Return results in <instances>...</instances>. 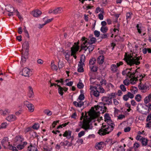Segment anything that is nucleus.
<instances>
[{
	"instance_id": "nucleus-54",
	"label": "nucleus",
	"mask_w": 151,
	"mask_h": 151,
	"mask_svg": "<svg viewBox=\"0 0 151 151\" xmlns=\"http://www.w3.org/2000/svg\"><path fill=\"white\" fill-rule=\"evenodd\" d=\"M63 66V63L61 61L59 60L58 63V67L59 69L61 68Z\"/></svg>"
},
{
	"instance_id": "nucleus-26",
	"label": "nucleus",
	"mask_w": 151,
	"mask_h": 151,
	"mask_svg": "<svg viewBox=\"0 0 151 151\" xmlns=\"http://www.w3.org/2000/svg\"><path fill=\"white\" fill-rule=\"evenodd\" d=\"M90 40L89 41V44L91 45L93 44L96 41V40L95 38L94 37H91V36H90Z\"/></svg>"
},
{
	"instance_id": "nucleus-12",
	"label": "nucleus",
	"mask_w": 151,
	"mask_h": 151,
	"mask_svg": "<svg viewBox=\"0 0 151 151\" xmlns=\"http://www.w3.org/2000/svg\"><path fill=\"white\" fill-rule=\"evenodd\" d=\"M24 104L28 109L31 112H32L34 111V106L33 104L27 101L24 102Z\"/></svg>"
},
{
	"instance_id": "nucleus-22",
	"label": "nucleus",
	"mask_w": 151,
	"mask_h": 151,
	"mask_svg": "<svg viewBox=\"0 0 151 151\" xmlns=\"http://www.w3.org/2000/svg\"><path fill=\"white\" fill-rule=\"evenodd\" d=\"M58 92L59 94L61 96L63 95L64 91V89L63 88L61 87L60 85H58Z\"/></svg>"
},
{
	"instance_id": "nucleus-52",
	"label": "nucleus",
	"mask_w": 151,
	"mask_h": 151,
	"mask_svg": "<svg viewBox=\"0 0 151 151\" xmlns=\"http://www.w3.org/2000/svg\"><path fill=\"white\" fill-rule=\"evenodd\" d=\"M63 54H64L66 60H69V57L70 55L68 54V53L65 52L64 53H63Z\"/></svg>"
},
{
	"instance_id": "nucleus-2",
	"label": "nucleus",
	"mask_w": 151,
	"mask_h": 151,
	"mask_svg": "<svg viewBox=\"0 0 151 151\" xmlns=\"http://www.w3.org/2000/svg\"><path fill=\"white\" fill-rule=\"evenodd\" d=\"M106 122L108 125H104L103 124L101 129L99 130L98 133L100 135L102 136L108 134L113 130L114 127L112 125L114 124L113 122L111 119Z\"/></svg>"
},
{
	"instance_id": "nucleus-15",
	"label": "nucleus",
	"mask_w": 151,
	"mask_h": 151,
	"mask_svg": "<svg viewBox=\"0 0 151 151\" xmlns=\"http://www.w3.org/2000/svg\"><path fill=\"white\" fill-rule=\"evenodd\" d=\"M42 14L41 12L38 10H35L32 12V14L35 17H38Z\"/></svg>"
},
{
	"instance_id": "nucleus-21",
	"label": "nucleus",
	"mask_w": 151,
	"mask_h": 151,
	"mask_svg": "<svg viewBox=\"0 0 151 151\" xmlns=\"http://www.w3.org/2000/svg\"><path fill=\"white\" fill-rule=\"evenodd\" d=\"M16 117L14 115H11L7 116L6 118V119L8 121H12L15 120Z\"/></svg>"
},
{
	"instance_id": "nucleus-28",
	"label": "nucleus",
	"mask_w": 151,
	"mask_h": 151,
	"mask_svg": "<svg viewBox=\"0 0 151 151\" xmlns=\"http://www.w3.org/2000/svg\"><path fill=\"white\" fill-rule=\"evenodd\" d=\"M109 35L108 34H101V39H100L99 41H97V42H99L101 41L102 39L107 38L108 36Z\"/></svg>"
},
{
	"instance_id": "nucleus-34",
	"label": "nucleus",
	"mask_w": 151,
	"mask_h": 151,
	"mask_svg": "<svg viewBox=\"0 0 151 151\" xmlns=\"http://www.w3.org/2000/svg\"><path fill=\"white\" fill-rule=\"evenodd\" d=\"M96 61V59L94 58H91L89 61V64L90 65H93L95 63Z\"/></svg>"
},
{
	"instance_id": "nucleus-39",
	"label": "nucleus",
	"mask_w": 151,
	"mask_h": 151,
	"mask_svg": "<svg viewBox=\"0 0 151 151\" xmlns=\"http://www.w3.org/2000/svg\"><path fill=\"white\" fill-rule=\"evenodd\" d=\"M135 100L138 102L140 101L142 99L141 96L140 94H137L135 97Z\"/></svg>"
},
{
	"instance_id": "nucleus-19",
	"label": "nucleus",
	"mask_w": 151,
	"mask_h": 151,
	"mask_svg": "<svg viewBox=\"0 0 151 151\" xmlns=\"http://www.w3.org/2000/svg\"><path fill=\"white\" fill-rule=\"evenodd\" d=\"M140 139L143 146H146L147 145L148 139L144 137H142V138H141Z\"/></svg>"
},
{
	"instance_id": "nucleus-17",
	"label": "nucleus",
	"mask_w": 151,
	"mask_h": 151,
	"mask_svg": "<svg viewBox=\"0 0 151 151\" xmlns=\"http://www.w3.org/2000/svg\"><path fill=\"white\" fill-rule=\"evenodd\" d=\"M28 88H29V92L28 94V96L29 98H33L34 96V94L33 89L30 86H29Z\"/></svg>"
},
{
	"instance_id": "nucleus-50",
	"label": "nucleus",
	"mask_w": 151,
	"mask_h": 151,
	"mask_svg": "<svg viewBox=\"0 0 151 151\" xmlns=\"http://www.w3.org/2000/svg\"><path fill=\"white\" fill-rule=\"evenodd\" d=\"M120 87L122 90L123 92H125L126 91V88L125 86L123 84H121L120 86Z\"/></svg>"
},
{
	"instance_id": "nucleus-42",
	"label": "nucleus",
	"mask_w": 151,
	"mask_h": 151,
	"mask_svg": "<svg viewBox=\"0 0 151 151\" xmlns=\"http://www.w3.org/2000/svg\"><path fill=\"white\" fill-rule=\"evenodd\" d=\"M77 87L78 88L80 89H82L84 87V85L83 84L80 82L77 84Z\"/></svg>"
},
{
	"instance_id": "nucleus-33",
	"label": "nucleus",
	"mask_w": 151,
	"mask_h": 151,
	"mask_svg": "<svg viewBox=\"0 0 151 151\" xmlns=\"http://www.w3.org/2000/svg\"><path fill=\"white\" fill-rule=\"evenodd\" d=\"M108 30V28L106 26H102L101 28V31L103 33L106 32Z\"/></svg>"
},
{
	"instance_id": "nucleus-32",
	"label": "nucleus",
	"mask_w": 151,
	"mask_h": 151,
	"mask_svg": "<svg viewBox=\"0 0 151 151\" xmlns=\"http://www.w3.org/2000/svg\"><path fill=\"white\" fill-rule=\"evenodd\" d=\"M30 146L31 147L30 149H29L30 148L29 147H28V149H29V151H37V149L36 146L32 145L31 144Z\"/></svg>"
},
{
	"instance_id": "nucleus-1",
	"label": "nucleus",
	"mask_w": 151,
	"mask_h": 151,
	"mask_svg": "<svg viewBox=\"0 0 151 151\" xmlns=\"http://www.w3.org/2000/svg\"><path fill=\"white\" fill-rule=\"evenodd\" d=\"M86 112L84 115V113L82 112L81 116L82 117H84L81 128L86 131L92 129L93 126L91 122L97 117V114L94 111H89L88 115L89 117L88 116Z\"/></svg>"
},
{
	"instance_id": "nucleus-3",
	"label": "nucleus",
	"mask_w": 151,
	"mask_h": 151,
	"mask_svg": "<svg viewBox=\"0 0 151 151\" xmlns=\"http://www.w3.org/2000/svg\"><path fill=\"white\" fill-rule=\"evenodd\" d=\"M112 97L110 96L108 97L104 96L102 98L101 100L102 101V102L100 103V104H101V106L97 105L95 106V107L96 110H98L100 108L101 109L103 108L105 110L107 109V108L105 106V105H109L112 104Z\"/></svg>"
},
{
	"instance_id": "nucleus-41",
	"label": "nucleus",
	"mask_w": 151,
	"mask_h": 151,
	"mask_svg": "<svg viewBox=\"0 0 151 151\" xmlns=\"http://www.w3.org/2000/svg\"><path fill=\"white\" fill-rule=\"evenodd\" d=\"M104 121L105 122L111 119V118L109 116V114H105L104 115Z\"/></svg>"
},
{
	"instance_id": "nucleus-29",
	"label": "nucleus",
	"mask_w": 151,
	"mask_h": 151,
	"mask_svg": "<svg viewBox=\"0 0 151 151\" xmlns=\"http://www.w3.org/2000/svg\"><path fill=\"white\" fill-rule=\"evenodd\" d=\"M111 69L113 72H116L117 70V66L115 64H112L111 65Z\"/></svg>"
},
{
	"instance_id": "nucleus-43",
	"label": "nucleus",
	"mask_w": 151,
	"mask_h": 151,
	"mask_svg": "<svg viewBox=\"0 0 151 151\" xmlns=\"http://www.w3.org/2000/svg\"><path fill=\"white\" fill-rule=\"evenodd\" d=\"M44 112L45 114L48 116H51L52 114V112L47 109L45 110Z\"/></svg>"
},
{
	"instance_id": "nucleus-63",
	"label": "nucleus",
	"mask_w": 151,
	"mask_h": 151,
	"mask_svg": "<svg viewBox=\"0 0 151 151\" xmlns=\"http://www.w3.org/2000/svg\"><path fill=\"white\" fill-rule=\"evenodd\" d=\"M78 107H81L84 105L83 102L81 101H79V102H78Z\"/></svg>"
},
{
	"instance_id": "nucleus-4",
	"label": "nucleus",
	"mask_w": 151,
	"mask_h": 151,
	"mask_svg": "<svg viewBox=\"0 0 151 151\" xmlns=\"http://www.w3.org/2000/svg\"><path fill=\"white\" fill-rule=\"evenodd\" d=\"M22 47L23 48L25 49L26 50L25 51L24 54H22L21 64L22 67H23L24 66V63H25L26 60L28 59V51L29 47V44L28 41H25L22 44Z\"/></svg>"
},
{
	"instance_id": "nucleus-60",
	"label": "nucleus",
	"mask_w": 151,
	"mask_h": 151,
	"mask_svg": "<svg viewBox=\"0 0 151 151\" xmlns=\"http://www.w3.org/2000/svg\"><path fill=\"white\" fill-rule=\"evenodd\" d=\"M52 68L53 69L57 70L58 69L57 66L55 64L52 65L51 66Z\"/></svg>"
},
{
	"instance_id": "nucleus-27",
	"label": "nucleus",
	"mask_w": 151,
	"mask_h": 151,
	"mask_svg": "<svg viewBox=\"0 0 151 151\" xmlns=\"http://www.w3.org/2000/svg\"><path fill=\"white\" fill-rule=\"evenodd\" d=\"M104 142H101L98 143L96 145V147L97 149L101 150L103 148L102 145L104 144Z\"/></svg>"
},
{
	"instance_id": "nucleus-61",
	"label": "nucleus",
	"mask_w": 151,
	"mask_h": 151,
	"mask_svg": "<svg viewBox=\"0 0 151 151\" xmlns=\"http://www.w3.org/2000/svg\"><path fill=\"white\" fill-rule=\"evenodd\" d=\"M130 129L131 128L129 127H128L124 128V131L125 132H129L130 131Z\"/></svg>"
},
{
	"instance_id": "nucleus-53",
	"label": "nucleus",
	"mask_w": 151,
	"mask_h": 151,
	"mask_svg": "<svg viewBox=\"0 0 151 151\" xmlns=\"http://www.w3.org/2000/svg\"><path fill=\"white\" fill-rule=\"evenodd\" d=\"M68 143L69 142L66 140L65 141V142H61L60 143V145H61V146H67L68 145Z\"/></svg>"
},
{
	"instance_id": "nucleus-16",
	"label": "nucleus",
	"mask_w": 151,
	"mask_h": 151,
	"mask_svg": "<svg viewBox=\"0 0 151 151\" xmlns=\"http://www.w3.org/2000/svg\"><path fill=\"white\" fill-rule=\"evenodd\" d=\"M131 79L129 80L130 83L132 84H134L136 83V82L138 81V76H137V77L136 76H132L131 78H130Z\"/></svg>"
},
{
	"instance_id": "nucleus-20",
	"label": "nucleus",
	"mask_w": 151,
	"mask_h": 151,
	"mask_svg": "<svg viewBox=\"0 0 151 151\" xmlns=\"http://www.w3.org/2000/svg\"><path fill=\"white\" fill-rule=\"evenodd\" d=\"M54 14H57L63 12L62 8L61 7H58L53 10Z\"/></svg>"
},
{
	"instance_id": "nucleus-64",
	"label": "nucleus",
	"mask_w": 151,
	"mask_h": 151,
	"mask_svg": "<svg viewBox=\"0 0 151 151\" xmlns=\"http://www.w3.org/2000/svg\"><path fill=\"white\" fill-rule=\"evenodd\" d=\"M125 116L124 115L120 114L118 116V118L119 119H122L123 118H124Z\"/></svg>"
},
{
	"instance_id": "nucleus-62",
	"label": "nucleus",
	"mask_w": 151,
	"mask_h": 151,
	"mask_svg": "<svg viewBox=\"0 0 151 151\" xmlns=\"http://www.w3.org/2000/svg\"><path fill=\"white\" fill-rule=\"evenodd\" d=\"M32 127H28L24 131V132L25 133H27L28 132H29L31 131L32 130Z\"/></svg>"
},
{
	"instance_id": "nucleus-10",
	"label": "nucleus",
	"mask_w": 151,
	"mask_h": 151,
	"mask_svg": "<svg viewBox=\"0 0 151 151\" xmlns=\"http://www.w3.org/2000/svg\"><path fill=\"white\" fill-rule=\"evenodd\" d=\"M79 50V47L78 46L76 47H72L71 48V55L73 56L75 59L77 57L75 55Z\"/></svg>"
},
{
	"instance_id": "nucleus-37",
	"label": "nucleus",
	"mask_w": 151,
	"mask_h": 151,
	"mask_svg": "<svg viewBox=\"0 0 151 151\" xmlns=\"http://www.w3.org/2000/svg\"><path fill=\"white\" fill-rule=\"evenodd\" d=\"M131 91L132 93L135 94L138 91L137 88L135 87H132V88L131 89Z\"/></svg>"
},
{
	"instance_id": "nucleus-48",
	"label": "nucleus",
	"mask_w": 151,
	"mask_h": 151,
	"mask_svg": "<svg viewBox=\"0 0 151 151\" xmlns=\"http://www.w3.org/2000/svg\"><path fill=\"white\" fill-rule=\"evenodd\" d=\"M84 96L83 94L81 93L78 97V99L80 101L83 100L84 99Z\"/></svg>"
},
{
	"instance_id": "nucleus-23",
	"label": "nucleus",
	"mask_w": 151,
	"mask_h": 151,
	"mask_svg": "<svg viewBox=\"0 0 151 151\" xmlns=\"http://www.w3.org/2000/svg\"><path fill=\"white\" fill-rule=\"evenodd\" d=\"M6 11L8 12L11 11H14V9L13 6L10 5H9L6 6L5 9Z\"/></svg>"
},
{
	"instance_id": "nucleus-47",
	"label": "nucleus",
	"mask_w": 151,
	"mask_h": 151,
	"mask_svg": "<svg viewBox=\"0 0 151 151\" xmlns=\"http://www.w3.org/2000/svg\"><path fill=\"white\" fill-rule=\"evenodd\" d=\"M8 148L12 150V151H18L15 147L12 146V145L9 146V147H8Z\"/></svg>"
},
{
	"instance_id": "nucleus-40",
	"label": "nucleus",
	"mask_w": 151,
	"mask_h": 151,
	"mask_svg": "<svg viewBox=\"0 0 151 151\" xmlns=\"http://www.w3.org/2000/svg\"><path fill=\"white\" fill-rule=\"evenodd\" d=\"M132 14V13L131 12H129L127 13L126 19L127 22L128 21L130 20L131 19V15Z\"/></svg>"
},
{
	"instance_id": "nucleus-57",
	"label": "nucleus",
	"mask_w": 151,
	"mask_h": 151,
	"mask_svg": "<svg viewBox=\"0 0 151 151\" xmlns=\"http://www.w3.org/2000/svg\"><path fill=\"white\" fill-rule=\"evenodd\" d=\"M18 145L17 146V148L19 150H22L23 149L24 146L23 145H21L20 144H18Z\"/></svg>"
},
{
	"instance_id": "nucleus-56",
	"label": "nucleus",
	"mask_w": 151,
	"mask_h": 151,
	"mask_svg": "<svg viewBox=\"0 0 151 151\" xmlns=\"http://www.w3.org/2000/svg\"><path fill=\"white\" fill-rule=\"evenodd\" d=\"M127 94L129 98L130 99H132L134 97V95L129 92H128Z\"/></svg>"
},
{
	"instance_id": "nucleus-14",
	"label": "nucleus",
	"mask_w": 151,
	"mask_h": 151,
	"mask_svg": "<svg viewBox=\"0 0 151 151\" xmlns=\"http://www.w3.org/2000/svg\"><path fill=\"white\" fill-rule=\"evenodd\" d=\"M72 131L69 130H66L63 135L64 137H66L68 139L71 138Z\"/></svg>"
},
{
	"instance_id": "nucleus-44",
	"label": "nucleus",
	"mask_w": 151,
	"mask_h": 151,
	"mask_svg": "<svg viewBox=\"0 0 151 151\" xmlns=\"http://www.w3.org/2000/svg\"><path fill=\"white\" fill-rule=\"evenodd\" d=\"M106 142H107L108 144H109L111 146L115 143V142H113L112 139H107L106 141Z\"/></svg>"
},
{
	"instance_id": "nucleus-30",
	"label": "nucleus",
	"mask_w": 151,
	"mask_h": 151,
	"mask_svg": "<svg viewBox=\"0 0 151 151\" xmlns=\"http://www.w3.org/2000/svg\"><path fill=\"white\" fill-rule=\"evenodd\" d=\"M138 88L139 89L141 90L146 89L147 88V86L146 85L141 84V82H140V84L138 85Z\"/></svg>"
},
{
	"instance_id": "nucleus-5",
	"label": "nucleus",
	"mask_w": 151,
	"mask_h": 151,
	"mask_svg": "<svg viewBox=\"0 0 151 151\" xmlns=\"http://www.w3.org/2000/svg\"><path fill=\"white\" fill-rule=\"evenodd\" d=\"M128 65L130 66L135 64L138 65L140 64V62L139 61L140 60V57H133L132 55L129 56L125 57L124 59Z\"/></svg>"
},
{
	"instance_id": "nucleus-51",
	"label": "nucleus",
	"mask_w": 151,
	"mask_h": 151,
	"mask_svg": "<svg viewBox=\"0 0 151 151\" xmlns=\"http://www.w3.org/2000/svg\"><path fill=\"white\" fill-rule=\"evenodd\" d=\"M7 123H2L0 126V129L5 128L7 126Z\"/></svg>"
},
{
	"instance_id": "nucleus-11",
	"label": "nucleus",
	"mask_w": 151,
	"mask_h": 151,
	"mask_svg": "<svg viewBox=\"0 0 151 151\" xmlns=\"http://www.w3.org/2000/svg\"><path fill=\"white\" fill-rule=\"evenodd\" d=\"M9 143V142L8 138L7 137H4L1 141V144L4 148H6L7 146H8V147H9V146H11Z\"/></svg>"
},
{
	"instance_id": "nucleus-9",
	"label": "nucleus",
	"mask_w": 151,
	"mask_h": 151,
	"mask_svg": "<svg viewBox=\"0 0 151 151\" xmlns=\"http://www.w3.org/2000/svg\"><path fill=\"white\" fill-rule=\"evenodd\" d=\"M90 89L91 90L90 94L91 96H92V95L96 97L99 96V93L97 90V87L90 86ZM91 97H92V96Z\"/></svg>"
},
{
	"instance_id": "nucleus-7",
	"label": "nucleus",
	"mask_w": 151,
	"mask_h": 151,
	"mask_svg": "<svg viewBox=\"0 0 151 151\" xmlns=\"http://www.w3.org/2000/svg\"><path fill=\"white\" fill-rule=\"evenodd\" d=\"M137 109L139 112L144 114H147L150 112L148 108L143 106L142 104H139L137 107Z\"/></svg>"
},
{
	"instance_id": "nucleus-49",
	"label": "nucleus",
	"mask_w": 151,
	"mask_h": 151,
	"mask_svg": "<svg viewBox=\"0 0 151 151\" xmlns=\"http://www.w3.org/2000/svg\"><path fill=\"white\" fill-rule=\"evenodd\" d=\"M94 33L95 36L97 37H99L100 34V32L96 30L94 31Z\"/></svg>"
},
{
	"instance_id": "nucleus-58",
	"label": "nucleus",
	"mask_w": 151,
	"mask_h": 151,
	"mask_svg": "<svg viewBox=\"0 0 151 151\" xmlns=\"http://www.w3.org/2000/svg\"><path fill=\"white\" fill-rule=\"evenodd\" d=\"M85 134V132L84 131H82L80 132L78 134V137H81L82 136Z\"/></svg>"
},
{
	"instance_id": "nucleus-18",
	"label": "nucleus",
	"mask_w": 151,
	"mask_h": 151,
	"mask_svg": "<svg viewBox=\"0 0 151 151\" xmlns=\"http://www.w3.org/2000/svg\"><path fill=\"white\" fill-rule=\"evenodd\" d=\"M97 62L100 65L102 64L104 60V56L103 55H101L99 56L97 59Z\"/></svg>"
},
{
	"instance_id": "nucleus-59",
	"label": "nucleus",
	"mask_w": 151,
	"mask_h": 151,
	"mask_svg": "<svg viewBox=\"0 0 151 151\" xmlns=\"http://www.w3.org/2000/svg\"><path fill=\"white\" fill-rule=\"evenodd\" d=\"M129 98L127 94L124 95L123 97V99L125 101H127Z\"/></svg>"
},
{
	"instance_id": "nucleus-25",
	"label": "nucleus",
	"mask_w": 151,
	"mask_h": 151,
	"mask_svg": "<svg viewBox=\"0 0 151 151\" xmlns=\"http://www.w3.org/2000/svg\"><path fill=\"white\" fill-rule=\"evenodd\" d=\"M9 113V110L8 109H6L4 111L2 110H0V113L2 115L5 116Z\"/></svg>"
},
{
	"instance_id": "nucleus-36",
	"label": "nucleus",
	"mask_w": 151,
	"mask_h": 151,
	"mask_svg": "<svg viewBox=\"0 0 151 151\" xmlns=\"http://www.w3.org/2000/svg\"><path fill=\"white\" fill-rule=\"evenodd\" d=\"M86 49H88L89 51L90 52L91 51H92L94 48V45H90L88 46H87V47H86Z\"/></svg>"
},
{
	"instance_id": "nucleus-24",
	"label": "nucleus",
	"mask_w": 151,
	"mask_h": 151,
	"mask_svg": "<svg viewBox=\"0 0 151 151\" xmlns=\"http://www.w3.org/2000/svg\"><path fill=\"white\" fill-rule=\"evenodd\" d=\"M150 101H151V93L148 96L145 98L144 99V102L145 104H147Z\"/></svg>"
},
{
	"instance_id": "nucleus-35",
	"label": "nucleus",
	"mask_w": 151,
	"mask_h": 151,
	"mask_svg": "<svg viewBox=\"0 0 151 151\" xmlns=\"http://www.w3.org/2000/svg\"><path fill=\"white\" fill-rule=\"evenodd\" d=\"M78 69L77 71L79 72H83L84 71V70L83 68V65H78Z\"/></svg>"
},
{
	"instance_id": "nucleus-8",
	"label": "nucleus",
	"mask_w": 151,
	"mask_h": 151,
	"mask_svg": "<svg viewBox=\"0 0 151 151\" xmlns=\"http://www.w3.org/2000/svg\"><path fill=\"white\" fill-rule=\"evenodd\" d=\"M81 40L82 41L81 45V49L86 51V48L87 47L88 44H89V39H87L83 37H82Z\"/></svg>"
},
{
	"instance_id": "nucleus-38",
	"label": "nucleus",
	"mask_w": 151,
	"mask_h": 151,
	"mask_svg": "<svg viewBox=\"0 0 151 151\" xmlns=\"http://www.w3.org/2000/svg\"><path fill=\"white\" fill-rule=\"evenodd\" d=\"M125 71L127 74V76L129 78H131L132 77L131 72L129 71H128V69H127L125 70Z\"/></svg>"
},
{
	"instance_id": "nucleus-55",
	"label": "nucleus",
	"mask_w": 151,
	"mask_h": 151,
	"mask_svg": "<svg viewBox=\"0 0 151 151\" xmlns=\"http://www.w3.org/2000/svg\"><path fill=\"white\" fill-rule=\"evenodd\" d=\"M125 149L122 146H120L117 149V151H125Z\"/></svg>"
},
{
	"instance_id": "nucleus-46",
	"label": "nucleus",
	"mask_w": 151,
	"mask_h": 151,
	"mask_svg": "<svg viewBox=\"0 0 151 151\" xmlns=\"http://www.w3.org/2000/svg\"><path fill=\"white\" fill-rule=\"evenodd\" d=\"M39 125L38 123H35L32 127L35 129H37L39 128Z\"/></svg>"
},
{
	"instance_id": "nucleus-45",
	"label": "nucleus",
	"mask_w": 151,
	"mask_h": 151,
	"mask_svg": "<svg viewBox=\"0 0 151 151\" xmlns=\"http://www.w3.org/2000/svg\"><path fill=\"white\" fill-rule=\"evenodd\" d=\"M124 84L126 86H128L130 84V81L129 79H126L123 81Z\"/></svg>"
},
{
	"instance_id": "nucleus-13",
	"label": "nucleus",
	"mask_w": 151,
	"mask_h": 151,
	"mask_svg": "<svg viewBox=\"0 0 151 151\" xmlns=\"http://www.w3.org/2000/svg\"><path fill=\"white\" fill-rule=\"evenodd\" d=\"M24 140V139L21 136H18L16 137L14 139V141L16 143V144H21L22 142Z\"/></svg>"
},
{
	"instance_id": "nucleus-6",
	"label": "nucleus",
	"mask_w": 151,
	"mask_h": 151,
	"mask_svg": "<svg viewBox=\"0 0 151 151\" xmlns=\"http://www.w3.org/2000/svg\"><path fill=\"white\" fill-rule=\"evenodd\" d=\"M32 69H30L27 68H24L22 71L20 72V74L25 77H29L32 75Z\"/></svg>"
},
{
	"instance_id": "nucleus-31",
	"label": "nucleus",
	"mask_w": 151,
	"mask_h": 151,
	"mask_svg": "<svg viewBox=\"0 0 151 151\" xmlns=\"http://www.w3.org/2000/svg\"><path fill=\"white\" fill-rule=\"evenodd\" d=\"M90 68L91 71L93 72H96L98 70V67L96 66H90Z\"/></svg>"
}]
</instances>
